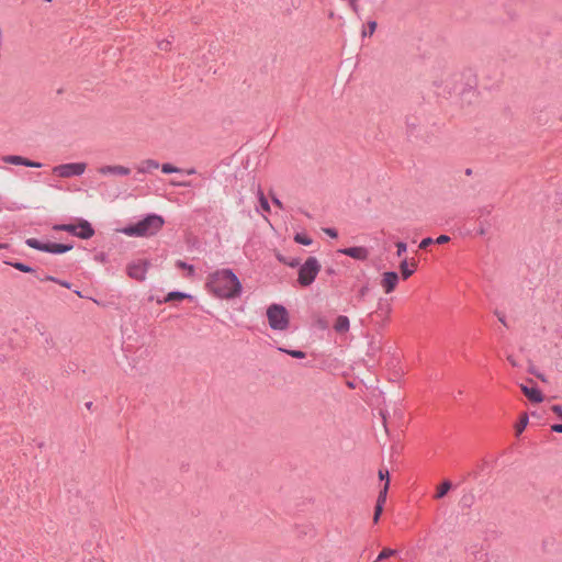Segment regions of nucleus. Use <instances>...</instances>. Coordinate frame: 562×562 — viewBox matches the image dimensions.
<instances>
[{"label": "nucleus", "mask_w": 562, "mask_h": 562, "mask_svg": "<svg viewBox=\"0 0 562 562\" xmlns=\"http://www.w3.org/2000/svg\"><path fill=\"white\" fill-rule=\"evenodd\" d=\"M205 289L217 299L231 300L240 296L243 285L231 269H220L207 276Z\"/></svg>", "instance_id": "obj_1"}, {"label": "nucleus", "mask_w": 562, "mask_h": 562, "mask_svg": "<svg viewBox=\"0 0 562 562\" xmlns=\"http://www.w3.org/2000/svg\"><path fill=\"white\" fill-rule=\"evenodd\" d=\"M165 224V220L157 214H150L138 221L135 224H131L120 232L128 237H144L149 238L158 234Z\"/></svg>", "instance_id": "obj_2"}, {"label": "nucleus", "mask_w": 562, "mask_h": 562, "mask_svg": "<svg viewBox=\"0 0 562 562\" xmlns=\"http://www.w3.org/2000/svg\"><path fill=\"white\" fill-rule=\"evenodd\" d=\"M269 326L274 330H286L290 325L289 312L283 305L271 304L267 308Z\"/></svg>", "instance_id": "obj_3"}, {"label": "nucleus", "mask_w": 562, "mask_h": 562, "mask_svg": "<svg viewBox=\"0 0 562 562\" xmlns=\"http://www.w3.org/2000/svg\"><path fill=\"white\" fill-rule=\"evenodd\" d=\"M321 271V263L315 257H310L299 270V282L303 286L312 284Z\"/></svg>", "instance_id": "obj_4"}, {"label": "nucleus", "mask_w": 562, "mask_h": 562, "mask_svg": "<svg viewBox=\"0 0 562 562\" xmlns=\"http://www.w3.org/2000/svg\"><path fill=\"white\" fill-rule=\"evenodd\" d=\"M86 168L87 165L85 162H70L54 167L53 173L59 178H70L81 176Z\"/></svg>", "instance_id": "obj_5"}, {"label": "nucleus", "mask_w": 562, "mask_h": 562, "mask_svg": "<svg viewBox=\"0 0 562 562\" xmlns=\"http://www.w3.org/2000/svg\"><path fill=\"white\" fill-rule=\"evenodd\" d=\"M26 245L30 246L31 248L46 251V252H52V254H64L66 251H69L70 249H72L71 245H64V244H56V243L43 244L36 238L26 239Z\"/></svg>", "instance_id": "obj_6"}, {"label": "nucleus", "mask_w": 562, "mask_h": 562, "mask_svg": "<svg viewBox=\"0 0 562 562\" xmlns=\"http://www.w3.org/2000/svg\"><path fill=\"white\" fill-rule=\"evenodd\" d=\"M150 262L147 259H138L127 265L126 272L128 277L137 281H144L146 279L147 271Z\"/></svg>", "instance_id": "obj_7"}, {"label": "nucleus", "mask_w": 562, "mask_h": 562, "mask_svg": "<svg viewBox=\"0 0 562 562\" xmlns=\"http://www.w3.org/2000/svg\"><path fill=\"white\" fill-rule=\"evenodd\" d=\"M101 176L124 177L131 173V169L121 165H104L97 169Z\"/></svg>", "instance_id": "obj_8"}, {"label": "nucleus", "mask_w": 562, "mask_h": 562, "mask_svg": "<svg viewBox=\"0 0 562 562\" xmlns=\"http://www.w3.org/2000/svg\"><path fill=\"white\" fill-rule=\"evenodd\" d=\"M398 274L394 271H387L382 273L380 284L384 293L389 294L393 292L398 283Z\"/></svg>", "instance_id": "obj_9"}, {"label": "nucleus", "mask_w": 562, "mask_h": 562, "mask_svg": "<svg viewBox=\"0 0 562 562\" xmlns=\"http://www.w3.org/2000/svg\"><path fill=\"white\" fill-rule=\"evenodd\" d=\"M339 252L349 256L357 260H366L369 256V251L364 247H350V248H344L340 249Z\"/></svg>", "instance_id": "obj_10"}, {"label": "nucleus", "mask_w": 562, "mask_h": 562, "mask_svg": "<svg viewBox=\"0 0 562 562\" xmlns=\"http://www.w3.org/2000/svg\"><path fill=\"white\" fill-rule=\"evenodd\" d=\"M520 389L524 395L532 403H541L543 401V395L540 390L533 386H528L525 384L520 385Z\"/></svg>", "instance_id": "obj_11"}, {"label": "nucleus", "mask_w": 562, "mask_h": 562, "mask_svg": "<svg viewBox=\"0 0 562 562\" xmlns=\"http://www.w3.org/2000/svg\"><path fill=\"white\" fill-rule=\"evenodd\" d=\"M77 227H78V229H76L75 235L82 239H88L94 235V231L88 221L81 220L77 224Z\"/></svg>", "instance_id": "obj_12"}, {"label": "nucleus", "mask_w": 562, "mask_h": 562, "mask_svg": "<svg viewBox=\"0 0 562 562\" xmlns=\"http://www.w3.org/2000/svg\"><path fill=\"white\" fill-rule=\"evenodd\" d=\"M417 263L415 261L408 262L407 259H404L400 263V270L402 278L404 280L408 279L415 271Z\"/></svg>", "instance_id": "obj_13"}, {"label": "nucleus", "mask_w": 562, "mask_h": 562, "mask_svg": "<svg viewBox=\"0 0 562 562\" xmlns=\"http://www.w3.org/2000/svg\"><path fill=\"white\" fill-rule=\"evenodd\" d=\"M349 328H350V321L347 316L340 315L336 318L335 324H334V329L338 334H345L349 330Z\"/></svg>", "instance_id": "obj_14"}, {"label": "nucleus", "mask_w": 562, "mask_h": 562, "mask_svg": "<svg viewBox=\"0 0 562 562\" xmlns=\"http://www.w3.org/2000/svg\"><path fill=\"white\" fill-rule=\"evenodd\" d=\"M158 168H159V164L157 160L146 159L139 164V166L137 167V170L140 173H147V172H150Z\"/></svg>", "instance_id": "obj_15"}, {"label": "nucleus", "mask_w": 562, "mask_h": 562, "mask_svg": "<svg viewBox=\"0 0 562 562\" xmlns=\"http://www.w3.org/2000/svg\"><path fill=\"white\" fill-rule=\"evenodd\" d=\"M451 488V483L449 481H445L442 482L438 487H437V492L435 494V498H442L443 496H446V494L449 492V490Z\"/></svg>", "instance_id": "obj_16"}, {"label": "nucleus", "mask_w": 562, "mask_h": 562, "mask_svg": "<svg viewBox=\"0 0 562 562\" xmlns=\"http://www.w3.org/2000/svg\"><path fill=\"white\" fill-rule=\"evenodd\" d=\"M188 297H191V296L189 294H186L182 292H170L166 295V297L164 299V302L167 303V302H170L173 300H183V299H188Z\"/></svg>", "instance_id": "obj_17"}, {"label": "nucleus", "mask_w": 562, "mask_h": 562, "mask_svg": "<svg viewBox=\"0 0 562 562\" xmlns=\"http://www.w3.org/2000/svg\"><path fill=\"white\" fill-rule=\"evenodd\" d=\"M389 485H390V482H385L383 488L379 493V496H378V499H376V505H382L383 506L385 504Z\"/></svg>", "instance_id": "obj_18"}, {"label": "nucleus", "mask_w": 562, "mask_h": 562, "mask_svg": "<svg viewBox=\"0 0 562 562\" xmlns=\"http://www.w3.org/2000/svg\"><path fill=\"white\" fill-rule=\"evenodd\" d=\"M528 425V416L524 414L516 425V434L520 435Z\"/></svg>", "instance_id": "obj_19"}, {"label": "nucleus", "mask_w": 562, "mask_h": 562, "mask_svg": "<svg viewBox=\"0 0 562 562\" xmlns=\"http://www.w3.org/2000/svg\"><path fill=\"white\" fill-rule=\"evenodd\" d=\"M395 553H396V551H395V550H393V549H389V548H385V549H383V550L380 552V554L378 555V558H376V560H375L374 562H380V561H382V560H385V559H387V558H390V557H393Z\"/></svg>", "instance_id": "obj_20"}, {"label": "nucleus", "mask_w": 562, "mask_h": 562, "mask_svg": "<svg viewBox=\"0 0 562 562\" xmlns=\"http://www.w3.org/2000/svg\"><path fill=\"white\" fill-rule=\"evenodd\" d=\"M294 240L296 243L305 245V246H310L312 244V239L307 235H304V234H296L294 236Z\"/></svg>", "instance_id": "obj_21"}, {"label": "nucleus", "mask_w": 562, "mask_h": 562, "mask_svg": "<svg viewBox=\"0 0 562 562\" xmlns=\"http://www.w3.org/2000/svg\"><path fill=\"white\" fill-rule=\"evenodd\" d=\"M176 266L178 268H180V269L187 270L189 276H193L194 274V267L191 266V265H188V263H186V262H183L181 260H178L176 262Z\"/></svg>", "instance_id": "obj_22"}, {"label": "nucleus", "mask_w": 562, "mask_h": 562, "mask_svg": "<svg viewBox=\"0 0 562 562\" xmlns=\"http://www.w3.org/2000/svg\"><path fill=\"white\" fill-rule=\"evenodd\" d=\"M8 164L22 165L23 157L21 156H7L3 159Z\"/></svg>", "instance_id": "obj_23"}, {"label": "nucleus", "mask_w": 562, "mask_h": 562, "mask_svg": "<svg viewBox=\"0 0 562 562\" xmlns=\"http://www.w3.org/2000/svg\"><path fill=\"white\" fill-rule=\"evenodd\" d=\"M55 229H58V231H66V232H69L71 234H76V229H78L77 225H58V226H55Z\"/></svg>", "instance_id": "obj_24"}, {"label": "nucleus", "mask_w": 562, "mask_h": 562, "mask_svg": "<svg viewBox=\"0 0 562 562\" xmlns=\"http://www.w3.org/2000/svg\"><path fill=\"white\" fill-rule=\"evenodd\" d=\"M259 203H260L261 209L265 212H269L270 211L269 203H268L267 199L265 198V195H263V193L261 191L259 192Z\"/></svg>", "instance_id": "obj_25"}, {"label": "nucleus", "mask_w": 562, "mask_h": 562, "mask_svg": "<svg viewBox=\"0 0 562 562\" xmlns=\"http://www.w3.org/2000/svg\"><path fill=\"white\" fill-rule=\"evenodd\" d=\"M161 171H162L164 173H171V172H179V171H180V169H179V168H177V167H173V166H172V165H170V164H164V165L161 166Z\"/></svg>", "instance_id": "obj_26"}, {"label": "nucleus", "mask_w": 562, "mask_h": 562, "mask_svg": "<svg viewBox=\"0 0 562 562\" xmlns=\"http://www.w3.org/2000/svg\"><path fill=\"white\" fill-rule=\"evenodd\" d=\"M13 267L22 272H32L33 269L22 262H15L13 263Z\"/></svg>", "instance_id": "obj_27"}, {"label": "nucleus", "mask_w": 562, "mask_h": 562, "mask_svg": "<svg viewBox=\"0 0 562 562\" xmlns=\"http://www.w3.org/2000/svg\"><path fill=\"white\" fill-rule=\"evenodd\" d=\"M396 248H397V251H396L397 257H402V255L406 251L407 246L405 243L398 241V243H396Z\"/></svg>", "instance_id": "obj_28"}, {"label": "nucleus", "mask_w": 562, "mask_h": 562, "mask_svg": "<svg viewBox=\"0 0 562 562\" xmlns=\"http://www.w3.org/2000/svg\"><path fill=\"white\" fill-rule=\"evenodd\" d=\"M284 351L296 359H303L305 357V353L301 350H289V351L284 350Z\"/></svg>", "instance_id": "obj_29"}, {"label": "nucleus", "mask_w": 562, "mask_h": 562, "mask_svg": "<svg viewBox=\"0 0 562 562\" xmlns=\"http://www.w3.org/2000/svg\"><path fill=\"white\" fill-rule=\"evenodd\" d=\"M382 512H383V506L382 505H375L374 516H373V521L375 524L379 521Z\"/></svg>", "instance_id": "obj_30"}, {"label": "nucleus", "mask_w": 562, "mask_h": 562, "mask_svg": "<svg viewBox=\"0 0 562 562\" xmlns=\"http://www.w3.org/2000/svg\"><path fill=\"white\" fill-rule=\"evenodd\" d=\"M22 165L27 166V167H33V168H40L42 166L40 162L31 161L26 158H23Z\"/></svg>", "instance_id": "obj_31"}, {"label": "nucleus", "mask_w": 562, "mask_h": 562, "mask_svg": "<svg viewBox=\"0 0 562 562\" xmlns=\"http://www.w3.org/2000/svg\"><path fill=\"white\" fill-rule=\"evenodd\" d=\"M434 243L432 238L430 237H427V238H424L420 244H419V248L420 249H425L427 248L429 245H431Z\"/></svg>", "instance_id": "obj_32"}, {"label": "nucleus", "mask_w": 562, "mask_h": 562, "mask_svg": "<svg viewBox=\"0 0 562 562\" xmlns=\"http://www.w3.org/2000/svg\"><path fill=\"white\" fill-rule=\"evenodd\" d=\"M323 232H324L325 234H327V235H328L329 237H331V238H336V237L338 236L337 231H336V229H334V228H329V227H327V228H323Z\"/></svg>", "instance_id": "obj_33"}, {"label": "nucleus", "mask_w": 562, "mask_h": 562, "mask_svg": "<svg viewBox=\"0 0 562 562\" xmlns=\"http://www.w3.org/2000/svg\"><path fill=\"white\" fill-rule=\"evenodd\" d=\"M379 477H380V480H386V482H389V471L380 469L379 470Z\"/></svg>", "instance_id": "obj_34"}, {"label": "nucleus", "mask_w": 562, "mask_h": 562, "mask_svg": "<svg viewBox=\"0 0 562 562\" xmlns=\"http://www.w3.org/2000/svg\"><path fill=\"white\" fill-rule=\"evenodd\" d=\"M316 326L319 328V329H326L327 328V322L323 318H318L316 321Z\"/></svg>", "instance_id": "obj_35"}, {"label": "nucleus", "mask_w": 562, "mask_h": 562, "mask_svg": "<svg viewBox=\"0 0 562 562\" xmlns=\"http://www.w3.org/2000/svg\"><path fill=\"white\" fill-rule=\"evenodd\" d=\"M450 240V237L447 236V235H440L437 239H436V243L437 244H446Z\"/></svg>", "instance_id": "obj_36"}, {"label": "nucleus", "mask_w": 562, "mask_h": 562, "mask_svg": "<svg viewBox=\"0 0 562 562\" xmlns=\"http://www.w3.org/2000/svg\"><path fill=\"white\" fill-rule=\"evenodd\" d=\"M551 409H552V412H554V413L558 415V417L562 420V407H561V406H559V405H554V406H552V408H551Z\"/></svg>", "instance_id": "obj_37"}, {"label": "nucleus", "mask_w": 562, "mask_h": 562, "mask_svg": "<svg viewBox=\"0 0 562 562\" xmlns=\"http://www.w3.org/2000/svg\"><path fill=\"white\" fill-rule=\"evenodd\" d=\"M171 44L169 41H162L159 43V48L164 50H168L170 48Z\"/></svg>", "instance_id": "obj_38"}, {"label": "nucleus", "mask_w": 562, "mask_h": 562, "mask_svg": "<svg viewBox=\"0 0 562 562\" xmlns=\"http://www.w3.org/2000/svg\"><path fill=\"white\" fill-rule=\"evenodd\" d=\"M551 429L553 431H555V432L562 434V425L561 424H557V425L551 426Z\"/></svg>", "instance_id": "obj_39"}, {"label": "nucleus", "mask_w": 562, "mask_h": 562, "mask_svg": "<svg viewBox=\"0 0 562 562\" xmlns=\"http://www.w3.org/2000/svg\"><path fill=\"white\" fill-rule=\"evenodd\" d=\"M272 202H273V204H274L276 206H278L279 209H282V207H283V204H282V202H281L279 199H277V198H272Z\"/></svg>", "instance_id": "obj_40"}, {"label": "nucleus", "mask_w": 562, "mask_h": 562, "mask_svg": "<svg viewBox=\"0 0 562 562\" xmlns=\"http://www.w3.org/2000/svg\"><path fill=\"white\" fill-rule=\"evenodd\" d=\"M369 27H370V34H372L375 31L376 23L375 22L369 23Z\"/></svg>", "instance_id": "obj_41"}, {"label": "nucleus", "mask_w": 562, "mask_h": 562, "mask_svg": "<svg viewBox=\"0 0 562 562\" xmlns=\"http://www.w3.org/2000/svg\"><path fill=\"white\" fill-rule=\"evenodd\" d=\"M56 282H57L58 284H60L61 286H65V288H68V289L70 288V284H69L68 282H66V281H58V280H57Z\"/></svg>", "instance_id": "obj_42"}, {"label": "nucleus", "mask_w": 562, "mask_h": 562, "mask_svg": "<svg viewBox=\"0 0 562 562\" xmlns=\"http://www.w3.org/2000/svg\"><path fill=\"white\" fill-rule=\"evenodd\" d=\"M173 186H183V187H187L189 186L190 183L189 182H171Z\"/></svg>", "instance_id": "obj_43"}, {"label": "nucleus", "mask_w": 562, "mask_h": 562, "mask_svg": "<svg viewBox=\"0 0 562 562\" xmlns=\"http://www.w3.org/2000/svg\"><path fill=\"white\" fill-rule=\"evenodd\" d=\"M187 173L193 175V173H195V170L194 169H189V170H187Z\"/></svg>", "instance_id": "obj_44"}, {"label": "nucleus", "mask_w": 562, "mask_h": 562, "mask_svg": "<svg viewBox=\"0 0 562 562\" xmlns=\"http://www.w3.org/2000/svg\"><path fill=\"white\" fill-rule=\"evenodd\" d=\"M46 280L56 282L57 280L53 277H47Z\"/></svg>", "instance_id": "obj_45"}, {"label": "nucleus", "mask_w": 562, "mask_h": 562, "mask_svg": "<svg viewBox=\"0 0 562 562\" xmlns=\"http://www.w3.org/2000/svg\"><path fill=\"white\" fill-rule=\"evenodd\" d=\"M357 1H358V0H350V3H351V5H352L353 8H356V2H357Z\"/></svg>", "instance_id": "obj_46"}, {"label": "nucleus", "mask_w": 562, "mask_h": 562, "mask_svg": "<svg viewBox=\"0 0 562 562\" xmlns=\"http://www.w3.org/2000/svg\"><path fill=\"white\" fill-rule=\"evenodd\" d=\"M508 360L510 361V363H512L513 366H516L515 360H513V359H512V357H508Z\"/></svg>", "instance_id": "obj_47"}, {"label": "nucleus", "mask_w": 562, "mask_h": 562, "mask_svg": "<svg viewBox=\"0 0 562 562\" xmlns=\"http://www.w3.org/2000/svg\"><path fill=\"white\" fill-rule=\"evenodd\" d=\"M366 292H367V289H366V288H363V289L361 290V295H364V294H366Z\"/></svg>", "instance_id": "obj_48"}, {"label": "nucleus", "mask_w": 562, "mask_h": 562, "mask_svg": "<svg viewBox=\"0 0 562 562\" xmlns=\"http://www.w3.org/2000/svg\"><path fill=\"white\" fill-rule=\"evenodd\" d=\"M537 376H538L540 380L546 381V379H544L542 375L538 374Z\"/></svg>", "instance_id": "obj_49"}, {"label": "nucleus", "mask_w": 562, "mask_h": 562, "mask_svg": "<svg viewBox=\"0 0 562 562\" xmlns=\"http://www.w3.org/2000/svg\"><path fill=\"white\" fill-rule=\"evenodd\" d=\"M295 265H297V262H291L290 263L291 267H294Z\"/></svg>", "instance_id": "obj_50"}]
</instances>
